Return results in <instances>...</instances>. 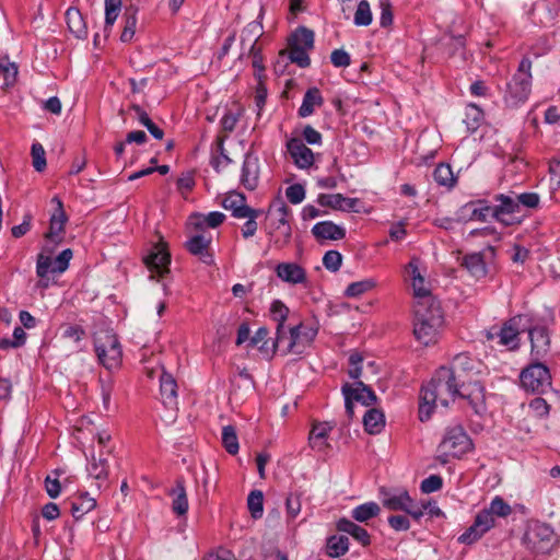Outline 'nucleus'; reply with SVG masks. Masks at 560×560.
Wrapping results in <instances>:
<instances>
[{"instance_id": "obj_4", "label": "nucleus", "mask_w": 560, "mask_h": 560, "mask_svg": "<svg viewBox=\"0 0 560 560\" xmlns=\"http://www.w3.org/2000/svg\"><path fill=\"white\" fill-rule=\"evenodd\" d=\"M532 61L524 57L516 73L506 83L504 102L510 107H517L527 101L532 91Z\"/></svg>"}, {"instance_id": "obj_45", "label": "nucleus", "mask_w": 560, "mask_h": 560, "mask_svg": "<svg viewBox=\"0 0 560 560\" xmlns=\"http://www.w3.org/2000/svg\"><path fill=\"white\" fill-rule=\"evenodd\" d=\"M290 51L288 52V58L292 63L298 65L300 68H307L311 65V58L307 54V50L311 48L303 47L301 45H295L288 42Z\"/></svg>"}, {"instance_id": "obj_56", "label": "nucleus", "mask_w": 560, "mask_h": 560, "mask_svg": "<svg viewBox=\"0 0 560 560\" xmlns=\"http://www.w3.org/2000/svg\"><path fill=\"white\" fill-rule=\"evenodd\" d=\"M260 210L250 208L249 213L245 215L247 221L244 223L242 228V235L244 238H249L255 235L257 231V222L256 219L259 217Z\"/></svg>"}, {"instance_id": "obj_39", "label": "nucleus", "mask_w": 560, "mask_h": 560, "mask_svg": "<svg viewBox=\"0 0 560 560\" xmlns=\"http://www.w3.org/2000/svg\"><path fill=\"white\" fill-rule=\"evenodd\" d=\"M380 512V505L376 502L371 501L355 506L351 511V517L357 522L364 523L376 517Z\"/></svg>"}, {"instance_id": "obj_10", "label": "nucleus", "mask_w": 560, "mask_h": 560, "mask_svg": "<svg viewBox=\"0 0 560 560\" xmlns=\"http://www.w3.org/2000/svg\"><path fill=\"white\" fill-rule=\"evenodd\" d=\"M493 201L495 203L493 205L492 220L503 226L518 225L523 222V215H518L521 211L515 196L497 194L493 196Z\"/></svg>"}, {"instance_id": "obj_12", "label": "nucleus", "mask_w": 560, "mask_h": 560, "mask_svg": "<svg viewBox=\"0 0 560 560\" xmlns=\"http://www.w3.org/2000/svg\"><path fill=\"white\" fill-rule=\"evenodd\" d=\"M526 322H530V316L526 314H518L505 320L502 326L498 329L495 335L499 338V345L506 347L511 351H515L520 348V334L523 330Z\"/></svg>"}, {"instance_id": "obj_6", "label": "nucleus", "mask_w": 560, "mask_h": 560, "mask_svg": "<svg viewBox=\"0 0 560 560\" xmlns=\"http://www.w3.org/2000/svg\"><path fill=\"white\" fill-rule=\"evenodd\" d=\"M520 383L526 393L542 395L552 384L550 370L541 360H533L521 371Z\"/></svg>"}, {"instance_id": "obj_38", "label": "nucleus", "mask_w": 560, "mask_h": 560, "mask_svg": "<svg viewBox=\"0 0 560 560\" xmlns=\"http://www.w3.org/2000/svg\"><path fill=\"white\" fill-rule=\"evenodd\" d=\"M485 119V113L476 104H468L465 112L464 124L467 127L469 133H474L482 124Z\"/></svg>"}, {"instance_id": "obj_18", "label": "nucleus", "mask_w": 560, "mask_h": 560, "mask_svg": "<svg viewBox=\"0 0 560 560\" xmlns=\"http://www.w3.org/2000/svg\"><path fill=\"white\" fill-rule=\"evenodd\" d=\"M312 234L315 240L323 244L324 241H339L346 237V229L334 223L332 221H320L312 228Z\"/></svg>"}, {"instance_id": "obj_57", "label": "nucleus", "mask_w": 560, "mask_h": 560, "mask_svg": "<svg viewBox=\"0 0 560 560\" xmlns=\"http://www.w3.org/2000/svg\"><path fill=\"white\" fill-rule=\"evenodd\" d=\"M341 264L342 255L338 250L330 249L324 254L323 265L327 270L336 272L340 269Z\"/></svg>"}, {"instance_id": "obj_5", "label": "nucleus", "mask_w": 560, "mask_h": 560, "mask_svg": "<svg viewBox=\"0 0 560 560\" xmlns=\"http://www.w3.org/2000/svg\"><path fill=\"white\" fill-rule=\"evenodd\" d=\"M523 541L535 555H549L559 542L552 526L541 521H533L528 525Z\"/></svg>"}, {"instance_id": "obj_2", "label": "nucleus", "mask_w": 560, "mask_h": 560, "mask_svg": "<svg viewBox=\"0 0 560 560\" xmlns=\"http://www.w3.org/2000/svg\"><path fill=\"white\" fill-rule=\"evenodd\" d=\"M210 230V213L203 214L195 212L190 214L186 222L187 241L185 248L189 254L203 262H208L210 257V241L206 240L205 234Z\"/></svg>"}, {"instance_id": "obj_64", "label": "nucleus", "mask_w": 560, "mask_h": 560, "mask_svg": "<svg viewBox=\"0 0 560 560\" xmlns=\"http://www.w3.org/2000/svg\"><path fill=\"white\" fill-rule=\"evenodd\" d=\"M451 366L456 368L457 372H472L474 360L467 353H458L454 357Z\"/></svg>"}, {"instance_id": "obj_15", "label": "nucleus", "mask_w": 560, "mask_h": 560, "mask_svg": "<svg viewBox=\"0 0 560 560\" xmlns=\"http://www.w3.org/2000/svg\"><path fill=\"white\" fill-rule=\"evenodd\" d=\"M177 388L175 377L163 369L160 375V395L162 404L172 412L170 415L172 420L175 419L177 411Z\"/></svg>"}, {"instance_id": "obj_47", "label": "nucleus", "mask_w": 560, "mask_h": 560, "mask_svg": "<svg viewBox=\"0 0 560 560\" xmlns=\"http://www.w3.org/2000/svg\"><path fill=\"white\" fill-rule=\"evenodd\" d=\"M315 34L311 28L306 26H299L290 36L289 40L292 44L301 45L306 48L314 47Z\"/></svg>"}, {"instance_id": "obj_62", "label": "nucleus", "mask_w": 560, "mask_h": 560, "mask_svg": "<svg viewBox=\"0 0 560 560\" xmlns=\"http://www.w3.org/2000/svg\"><path fill=\"white\" fill-rule=\"evenodd\" d=\"M442 487H443L442 477L439 475H431L421 481L420 490L422 493H432V492L441 490Z\"/></svg>"}, {"instance_id": "obj_46", "label": "nucleus", "mask_w": 560, "mask_h": 560, "mask_svg": "<svg viewBox=\"0 0 560 560\" xmlns=\"http://www.w3.org/2000/svg\"><path fill=\"white\" fill-rule=\"evenodd\" d=\"M222 445L230 455H236L240 450L238 438L234 425H225L222 429Z\"/></svg>"}, {"instance_id": "obj_24", "label": "nucleus", "mask_w": 560, "mask_h": 560, "mask_svg": "<svg viewBox=\"0 0 560 560\" xmlns=\"http://www.w3.org/2000/svg\"><path fill=\"white\" fill-rule=\"evenodd\" d=\"M423 311L425 314L424 319L431 322V318L438 317L441 319V323L444 324V312L441 306V302L434 298H427L421 302H416L413 305L415 319H419V312Z\"/></svg>"}, {"instance_id": "obj_14", "label": "nucleus", "mask_w": 560, "mask_h": 560, "mask_svg": "<svg viewBox=\"0 0 560 560\" xmlns=\"http://www.w3.org/2000/svg\"><path fill=\"white\" fill-rule=\"evenodd\" d=\"M425 314L421 310L419 319H413V335L416 339L424 346H430L438 341L440 331L444 324L438 317L431 318V322L424 319Z\"/></svg>"}, {"instance_id": "obj_20", "label": "nucleus", "mask_w": 560, "mask_h": 560, "mask_svg": "<svg viewBox=\"0 0 560 560\" xmlns=\"http://www.w3.org/2000/svg\"><path fill=\"white\" fill-rule=\"evenodd\" d=\"M276 275L290 284L306 282L305 269L296 262H280L276 267Z\"/></svg>"}, {"instance_id": "obj_44", "label": "nucleus", "mask_w": 560, "mask_h": 560, "mask_svg": "<svg viewBox=\"0 0 560 560\" xmlns=\"http://www.w3.org/2000/svg\"><path fill=\"white\" fill-rule=\"evenodd\" d=\"M302 328L303 323H299L295 326L290 327L289 334H290V341L288 347L282 351L283 355H287L289 353L293 354H302L303 353V341H302Z\"/></svg>"}, {"instance_id": "obj_43", "label": "nucleus", "mask_w": 560, "mask_h": 560, "mask_svg": "<svg viewBox=\"0 0 560 560\" xmlns=\"http://www.w3.org/2000/svg\"><path fill=\"white\" fill-rule=\"evenodd\" d=\"M131 109L135 112L139 122L148 129L152 137L158 140L163 139L164 131L152 121L147 112H144L139 105L136 104L131 106Z\"/></svg>"}, {"instance_id": "obj_61", "label": "nucleus", "mask_w": 560, "mask_h": 560, "mask_svg": "<svg viewBox=\"0 0 560 560\" xmlns=\"http://www.w3.org/2000/svg\"><path fill=\"white\" fill-rule=\"evenodd\" d=\"M517 206L520 209L522 207L528 208V209H537L540 203V197L537 192H522L518 195H515Z\"/></svg>"}, {"instance_id": "obj_50", "label": "nucleus", "mask_w": 560, "mask_h": 560, "mask_svg": "<svg viewBox=\"0 0 560 560\" xmlns=\"http://www.w3.org/2000/svg\"><path fill=\"white\" fill-rule=\"evenodd\" d=\"M444 51L448 57H454L457 54H465L466 37L465 35H450L447 42L443 44Z\"/></svg>"}, {"instance_id": "obj_48", "label": "nucleus", "mask_w": 560, "mask_h": 560, "mask_svg": "<svg viewBox=\"0 0 560 560\" xmlns=\"http://www.w3.org/2000/svg\"><path fill=\"white\" fill-rule=\"evenodd\" d=\"M247 508L254 520H258L264 514V493L261 490H253L247 498Z\"/></svg>"}, {"instance_id": "obj_53", "label": "nucleus", "mask_w": 560, "mask_h": 560, "mask_svg": "<svg viewBox=\"0 0 560 560\" xmlns=\"http://www.w3.org/2000/svg\"><path fill=\"white\" fill-rule=\"evenodd\" d=\"M269 312L271 319L279 324L280 327L281 324H285L290 314L289 307L281 300H273Z\"/></svg>"}, {"instance_id": "obj_40", "label": "nucleus", "mask_w": 560, "mask_h": 560, "mask_svg": "<svg viewBox=\"0 0 560 560\" xmlns=\"http://www.w3.org/2000/svg\"><path fill=\"white\" fill-rule=\"evenodd\" d=\"M104 2H105L104 38L106 39L109 36L110 30L120 13L121 0H104Z\"/></svg>"}, {"instance_id": "obj_8", "label": "nucleus", "mask_w": 560, "mask_h": 560, "mask_svg": "<svg viewBox=\"0 0 560 560\" xmlns=\"http://www.w3.org/2000/svg\"><path fill=\"white\" fill-rule=\"evenodd\" d=\"M523 330L528 332L530 341L532 360H542L550 351V331L544 320H535L530 316V322H526Z\"/></svg>"}, {"instance_id": "obj_60", "label": "nucleus", "mask_w": 560, "mask_h": 560, "mask_svg": "<svg viewBox=\"0 0 560 560\" xmlns=\"http://www.w3.org/2000/svg\"><path fill=\"white\" fill-rule=\"evenodd\" d=\"M33 166L37 172H43L47 165L44 147L35 142L32 144Z\"/></svg>"}, {"instance_id": "obj_21", "label": "nucleus", "mask_w": 560, "mask_h": 560, "mask_svg": "<svg viewBox=\"0 0 560 560\" xmlns=\"http://www.w3.org/2000/svg\"><path fill=\"white\" fill-rule=\"evenodd\" d=\"M144 262L151 271L163 276L170 271L171 256L164 247L155 246L154 250L144 258Z\"/></svg>"}, {"instance_id": "obj_35", "label": "nucleus", "mask_w": 560, "mask_h": 560, "mask_svg": "<svg viewBox=\"0 0 560 560\" xmlns=\"http://www.w3.org/2000/svg\"><path fill=\"white\" fill-rule=\"evenodd\" d=\"M471 207L469 218L474 221L487 222L492 220L493 205L487 199H475L468 202Z\"/></svg>"}, {"instance_id": "obj_49", "label": "nucleus", "mask_w": 560, "mask_h": 560, "mask_svg": "<svg viewBox=\"0 0 560 560\" xmlns=\"http://www.w3.org/2000/svg\"><path fill=\"white\" fill-rule=\"evenodd\" d=\"M412 499L409 495L408 491H402L397 495H392L389 498L384 499L383 505L390 511H402L412 504Z\"/></svg>"}, {"instance_id": "obj_11", "label": "nucleus", "mask_w": 560, "mask_h": 560, "mask_svg": "<svg viewBox=\"0 0 560 560\" xmlns=\"http://www.w3.org/2000/svg\"><path fill=\"white\" fill-rule=\"evenodd\" d=\"M474 447L472 441L466 433L463 425L457 424L446 428L439 451H450L452 457L459 458L470 452Z\"/></svg>"}, {"instance_id": "obj_31", "label": "nucleus", "mask_w": 560, "mask_h": 560, "mask_svg": "<svg viewBox=\"0 0 560 560\" xmlns=\"http://www.w3.org/2000/svg\"><path fill=\"white\" fill-rule=\"evenodd\" d=\"M462 266H464L470 275L476 278H483L487 275V265L481 252L465 255Z\"/></svg>"}, {"instance_id": "obj_63", "label": "nucleus", "mask_w": 560, "mask_h": 560, "mask_svg": "<svg viewBox=\"0 0 560 560\" xmlns=\"http://www.w3.org/2000/svg\"><path fill=\"white\" fill-rule=\"evenodd\" d=\"M285 196L292 205L301 203L305 198V188L302 184L290 185L285 189Z\"/></svg>"}, {"instance_id": "obj_32", "label": "nucleus", "mask_w": 560, "mask_h": 560, "mask_svg": "<svg viewBox=\"0 0 560 560\" xmlns=\"http://www.w3.org/2000/svg\"><path fill=\"white\" fill-rule=\"evenodd\" d=\"M480 515H488L489 523L492 524V527L495 524L494 516L506 517L512 513V509L510 504H508L503 498L497 495L491 502L490 505L486 509H482L478 512Z\"/></svg>"}, {"instance_id": "obj_33", "label": "nucleus", "mask_w": 560, "mask_h": 560, "mask_svg": "<svg viewBox=\"0 0 560 560\" xmlns=\"http://www.w3.org/2000/svg\"><path fill=\"white\" fill-rule=\"evenodd\" d=\"M273 246L281 249L289 245L292 237V228L288 220L280 218L273 232L270 233Z\"/></svg>"}, {"instance_id": "obj_36", "label": "nucleus", "mask_w": 560, "mask_h": 560, "mask_svg": "<svg viewBox=\"0 0 560 560\" xmlns=\"http://www.w3.org/2000/svg\"><path fill=\"white\" fill-rule=\"evenodd\" d=\"M349 550V538L343 535H331L326 539V555L330 558H339Z\"/></svg>"}, {"instance_id": "obj_3", "label": "nucleus", "mask_w": 560, "mask_h": 560, "mask_svg": "<svg viewBox=\"0 0 560 560\" xmlns=\"http://www.w3.org/2000/svg\"><path fill=\"white\" fill-rule=\"evenodd\" d=\"M446 371L460 388L462 399L468 401L475 415L482 416L487 410L486 387L482 382L472 378L471 371L457 372L451 365L446 366Z\"/></svg>"}, {"instance_id": "obj_27", "label": "nucleus", "mask_w": 560, "mask_h": 560, "mask_svg": "<svg viewBox=\"0 0 560 560\" xmlns=\"http://www.w3.org/2000/svg\"><path fill=\"white\" fill-rule=\"evenodd\" d=\"M324 104V97L320 90L316 86L307 89L303 96L302 104L298 109V115L301 118H305L314 114L315 106H322Z\"/></svg>"}, {"instance_id": "obj_16", "label": "nucleus", "mask_w": 560, "mask_h": 560, "mask_svg": "<svg viewBox=\"0 0 560 560\" xmlns=\"http://www.w3.org/2000/svg\"><path fill=\"white\" fill-rule=\"evenodd\" d=\"M287 150L299 168H310L314 164V153L303 140L291 138L287 142Z\"/></svg>"}, {"instance_id": "obj_13", "label": "nucleus", "mask_w": 560, "mask_h": 560, "mask_svg": "<svg viewBox=\"0 0 560 560\" xmlns=\"http://www.w3.org/2000/svg\"><path fill=\"white\" fill-rule=\"evenodd\" d=\"M73 256L70 248L63 249L54 260L44 254H39L36 260V273L40 279L51 273H62L68 267Z\"/></svg>"}, {"instance_id": "obj_55", "label": "nucleus", "mask_w": 560, "mask_h": 560, "mask_svg": "<svg viewBox=\"0 0 560 560\" xmlns=\"http://www.w3.org/2000/svg\"><path fill=\"white\" fill-rule=\"evenodd\" d=\"M343 200L342 194H319L316 202L322 207H327L332 210L340 211Z\"/></svg>"}, {"instance_id": "obj_59", "label": "nucleus", "mask_w": 560, "mask_h": 560, "mask_svg": "<svg viewBox=\"0 0 560 560\" xmlns=\"http://www.w3.org/2000/svg\"><path fill=\"white\" fill-rule=\"evenodd\" d=\"M301 494L289 493L285 499V511L287 516L290 520H294L301 512Z\"/></svg>"}, {"instance_id": "obj_7", "label": "nucleus", "mask_w": 560, "mask_h": 560, "mask_svg": "<svg viewBox=\"0 0 560 560\" xmlns=\"http://www.w3.org/2000/svg\"><path fill=\"white\" fill-rule=\"evenodd\" d=\"M94 348L104 368L114 370L120 365L122 351L116 335L110 331L98 334L94 338Z\"/></svg>"}, {"instance_id": "obj_23", "label": "nucleus", "mask_w": 560, "mask_h": 560, "mask_svg": "<svg viewBox=\"0 0 560 560\" xmlns=\"http://www.w3.org/2000/svg\"><path fill=\"white\" fill-rule=\"evenodd\" d=\"M334 429L330 422H318L313 424L310 432V446L318 452L325 451L329 444L327 443L328 434Z\"/></svg>"}, {"instance_id": "obj_54", "label": "nucleus", "mask_w": 560, "mask_h": 560, "mask_svg": "<svg viewBox=\"0 0 560 560\" xmlns=\"http://www.w3.org/2000/svg\"><path fill=\"white\" fill-rule=\"evenodd\" d=\"M0 73L3 75L4 82L3 88H10L16 82L18 78V66L14 62H10L8 59L5 63L0 62Z\"/></svg>"}, {"instance_id": "obj_28", "label": "nucleus", "mask_w": 560, "mask_h": 560, "mask_svg": "<svg viewBox=\"0 0 560 560\" xmlns=\"http://www.w3.org/2000/svg\"><path fill=\"white\" fill-rule=\"evenodd\" d=\"M222 207L232 211L234 218L244 219L249 213L252 207L246 205V198L243 194H230L222 199Z\"/></svg>"}, {"instance_id": "obj_58", "label": "nucleus", "mask_w": 560, "mask_h": 560, "mask_svg": "<svg viewBox=\"0 0 560 560\" xmlns=\"http://www.w3.org/2000/svg\"><path fill=\"white\" fill-rule=\"evenodd\" d=\"M362 362L363 357L359 352H353L349 357V370L348 375L350 378L355 382H361L360 377L362 376Z\"/></svg>"}, {"instance_id": "obj_22", "label": "nucleus", "mask_w": 560, "mask_h": 560, "mask_svg": "<svg viewBox=\"0 0 560 560\" xmlns=\"http://www.w3.org/2000/svg\"><path fill=\"white\" fill-rule=\"evenodd\" d=\"M336 528L338 532L349 534L352 536L358 542H360L363 547H368L371 545V536L368 530L358 525L357 523L341 517L336 522Z\"/></svg>"}, {"instance_id": "obj_52", "label": "nucleus", "mask_w": 560, "mask_h": 560, "mask_svg": "<svg viewBox=\"0 0 560 560\" xmlns=\"http://www.w3.org/2000/svg\"><path fill=\"white\" fill-rule=\"evenodd\" d=\"M375 287V281L373 279H364L361 281L350 283L346 291L345 296L347 298H358L365 292L372 290Z\"/></svg>"}, {"instance_id": "obj_26", "label": "nucleus", "mask_w": 560, "mask_h": 560, "mask_svg": "<svg viewBox=\"0 0 560 560\" xmlns=\"http://www.w3.org/2000/svg\"><path fill=\"white\" fill-rule=\"evenodd\" d=\"M52 201L57 203V210L50 218L49 231L45 234V237L55 243H58L59 236L63 232L67 217L63 211L61 200L58 197H54Z\"/></svg>"}, {"instance_id": "obj_17", "label": "nucleus", "mask_w": 560, "mask_h": 560, "mask_svg": "<svg viewBox=\"0 0 560 560\" xmlns=\"http://www.w3.org/2000/svg\"><path fill=\"white\" fill-rule=\"evenodd\" d=\"M259 183V160L257 155L247 152L244 156L241 184L247 190H255Z\"/></svg>"}, {"instance_id": "obj_19", "label": "nucleus", "mask_w": 560, "mask_h": 560, "mask_svg": "<svg viewBox=\"0 0 560 560\" xmlns=\"http://www.w3.org/2000/svg\"><path fill=\"white\" fill-rule=\"evenodd\" d=\"M492 528L488 515L477 513L474 523L458 537V542L472 545Z\"/></svg>"}, {"instance_id": "obj_34", "label": "nucleus", "mask_w": 560, "mask_h": 560, "mask_svg": "<svg viewBox=\"0 0 560 560\" xmlns=\"http://www.w3.org/2000/svg\"><path fill=\"white\" fill-rule=\"evenodd\" d=\"M364 430L369 434H378L385 427V416L376 408L369 409L363 417Z\"/></svg>"}, {"instance_id": "obj_42", "label": "nucleus", "mask_w": 560, "mask_h": 560, "mask_svg": "<svg viewBox=\"0 0 560 560\" xmlns=\"http://www.w3.org/2000/svg\"><path fill=\"white\" fill-rule=\"evenodd\" d=\"M433 178L440 186L452 188L456 184V177L453 174L450 164L440 163L433 171Z\"/></svg>"}, {"instance_id": "obj_1", "label": "nucleus", "mask_w": 560, "mask_h": 560, "mask_svg": "<svg viewBox=\"0 0 560 560\" xmlns=\"http://www.w3.org/2000/svg\"><path fill=\"white\" fill-rule=\"evenodd\" d=\"M462 398L460 388L450 376L446 366L442 365L435 370L431 380L422 385L419 395L418 416L421 422L428 421L435 408L436 401L447 407L450 400Z\"/></svg>"}, {"instance_id": "obj_9", "label": "nucleus", "mask_w": 560, "mask_h": 560, "mask_svg": "<svg viewBox=\"0 0 560 560\" xmlns=\"http://www.w3.org/2000/svg\"><path fill=\"white\" fill-rule=\"evenodd\" d=\"M354 386L346 383L341 387L345 398L346 415L349 420L354 417V401L361 402L363 406L370 407L377 402V396L371 386L363 382H354Z\"/></svg>"}, {"instance_id": "obj_25", "label": "nucleus", "mask_w": 560, "mask_h": 560, "mask_svg": "<svg viewBox=\"0 0 560 560\" xmlns=\"http://www.w3.org/2000/svg\"><path fill=\"white\" fill-rule=\"evenodd\" d=\"M70 512L75 520L82 518L86 513L95 509L96 500L88 492H80L69 499Z\"/></svg>"}, {"instance_id": "obj_51", "label": "nucleus", "mask_w": 560, "mask_h": 560, "mask_svg": "<svg viewBox=\"0 0 560 560\" xmlns=\"http://www.w3.org/2000/svg\"><path fill=\"white\" fill-rule=\"evenodd\" d=\"M372 20L373 16L369 1L361 0L358 3L357 10L354 12L353 23L357 26H369L372 23Z\"/></svg>"}, {"instance_id": "obj_37", "label": "nucleus", "mask_w": 560, "mask_h": 560, "mask_svg": "<svg viewBox=\"0 0 560 560\" xmlns=\"http://www.w3.org/2000/svg\"><path fill=\"white\" fill-rule=\"evenodd\" d=\"M137 22V9L133 7L126 8L124 13V28L120 34L121 43H130L133 39Z\"/></svg>"}, {"instance_id": "obj_41", "label": "nucleus", "mask_w": 560, "mask_h": 560, "mask_svg": "<svg viewBox=\"0 0 560 560\" xmlns=\"http://www.w3.org/2000/svg\"><path fill=\"white\" fill-rule=\"evenodd\" d=\"M171 495H173L172 510L177 515L186 514L188 510V501L185 492V488L183 482L178 480L176 482V487L171 491Z\"/></svg>"}, {"instance_id": "obj_30", "label": "nucleus", "mask_w": 560, "mask_h": 560, "mask_svg": "<svg viewBox=\"0 0 560 560\" xmlns=\"http://www.w3.org/2000/svg\"><path fill=\"white\" fill-rule=\"evenodd\" d=\"M69 31L79 39L88 36V27L81 12L77 8H69L66 12Z\"/></svg>"}, {"instance_id": "obj_29", "label": "nucleus", "mask_w": 560, "mask_h": 560, "mask_svg": "<svg viewBox=\"0 0 560 560\" xmlns=\"http://www.w3.org/2000/svg\"><path fill=\"white\" fill-rule=\"evenodd\" d=\"M108 460L103 454L98 457L92 456L90 464L88 465V474L91 478L97 481V488L101 489L108 478Z\"/></svg>"}]
</instances>
